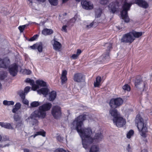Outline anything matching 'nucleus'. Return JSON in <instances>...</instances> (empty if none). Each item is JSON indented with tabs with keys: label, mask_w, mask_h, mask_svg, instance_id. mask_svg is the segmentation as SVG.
Listing matches in <instances>:
<instances>
[{
	"label": "nucleus",
	"mask_w": 152,
	"mask_h": 152,
	"mask_svg": "<svg viewBox=\"0 0 152 152\" xmlns=\"http://www.w3.org/2000/svg\"><path fill=\"white\" fill-rule=\"evenodd\" d=\"M86 115H79L73 122L71 127L75 129L82 140V144L83 148L85 149L87 148L91 144L101 141L103 138V135L101 132L96 133L93 138L91 136L92 132L90 128L83 127V121L86 118Z\"/></svg>",
	"instance_id": "obj_1"
},
{
	"label": "nucleus",
	"mask_w": 152,
	"mask_h": 152,
	"mask_svg": "<svg viewBox=\"0 0 152 152\" xmlns=\"http://www.w3.org/2000/svg\"><path fill=\"white\" fill-rule=\"evenodd\" d=\"M52 106V104L49 102H46L43 104L39 107V110H35L33 112L30 116L26 119L27 122L32 126L38 124V121L36 118L38 117L44 118L46 116V111L49 110Z\"/></svg>",
	"instance_id": "obj_2"
},
{
	"label": "nucleus",
	"mask_w": 152,
	"mask_h": 152,
	"mask_svg": "<svg viewBox=\"0 0 152 152\" xmlns=\"http://www.w3.org/2000/svg\"><path fill=\"white\" fill-rule=\"evenodd\" d=\"M25 81L26 82L28 83L32 86V90L35 91L37 89L39 88V87H45L42 88L37 91L38 93L39 94H42L45 97L48 94L49 91V90L48 88V85L47 83L44 81L38 80L36 81V85L35 84L34 80L31 79L29 78L26 79Z\"/></svg>",
	"instance_id": "obj_3"
},
{
	"label": "nucleus",
	"mask_w": 152,
	"mask_h": 152,
	"mask_svg": "<svg viewBox=\"0 0 152 152\" xmlns=\"http://www.w3.org/2000/svg\"><path fill=\"white\" fill-rule=\"evenodd\" d=\"M135 122L140 134L141 136L145 137L148 131L146 124L144 123L143 119L139 115H137Z\"/></svg>",
	"instance_id": "obj_4"
},
{
	"label": "nucleus",
	"mask_w": 152,
	"mask_h": 152,
	"mask_svg": "<svg viewBox=\"0 0 152 152\" xmlns=\"http://www.w3.org/2000/svg\"><path fill=\"white\" fill-rule=\"evenodd\" d=\"M131 4L129 3L126 2H124L122 7V10L121 12V18L126 22H128L129 19L128 17L127 12L129 10V9L132 6Z\"/></svg>",
	"instance_id": "obj_5"
},
{
	"label": "nucleus",
	"mask_w": 152,
	"mask_h": 152,
	"mask_svg": "<svg viewBox=\"0 0 152 152\" xmlns=\"http://www.w3.org/2000/svg\"><path fill=\"white\" fill-rule=\"evenodd\" d=\"M121 2L118 0H115L110 3L108 6V9L110 12L115 13L119 11L120 10Z\"/></svg>",
	"instance_id": "obj_6"
},
{
	"label": "nucleus",
	"mask_w": 152,
	"mask_h": 152,
	"mask_svg": "<svg viewBox=\"0 0 152 152\" xmlns=\"http://www.w3.org/2000/svg\"><path fill=\"white\" fill-rule=\"evenodd\" d=\"M135 87L140 91H143L145 85V83L143 81L140 76H139L136 78L134 83Z\"/></svg>",
	"instance_id": "obj_7"
},
{
	"label": "nucleus",
	"mask_w": 152,
	"mask_h": 152,
	"mask_svg": "<svg viewBox=\"0 0 152 152\" xmlns=\"http://www.w3.org/2000/svg\"><path fill=\"white\" fill-rule=\"evenodd\" d=\"M123 103V99L118 98L111 99L110 103V105L112 108H115L121 105Z\"/></svg>",
	"instance_id": "obj_8"
},
{
	"label": "nucleus",
	"mask_w": 152,
	"mask_h": 152,
	"mask_svg": "<svg viewBox=\"0 0 152 152\" xmlns=\"http://www.w3.org/2000/svg\"><path fill=\"white\" fill-rule=\"evenodd\" d=\"M76 20V19L75 18H73L70 20H64L63 22V25L61 31L63 32H67L68 27L75 23Z\"/></svg>",
	"instance_id": "obj_9"
},
{
	"label": "nucleus",
	"mask_w": 152,
	"mask_h": 152,
	"mask_svg": "<svg viewBox=\"0 0 152 152\" xmlns=\"http://www.w3.org/2000/svg\"><path fill=\"white\" fill-rule=\"evenodd\" d=\"M133 32H131L124 35L121 39V42L131 43L133 41Z\"/></svg>",
	"instance_id": "obj_10"
},
{
	"label": "nucleus",
	"mask_w": 152,
	"mask_h": 152,
	"mask_svg": "<svg viewBox=\"0 0 152 152\" xmlns=\"http://www.w3.org/2000/svg\"><path fill=\"white\" fill-rule=\"evenodd\" d=\"M51 113L54 118H58L61 115V114L60 107L58 106H54L52 108Z\"/></svg>",
	"instance_id": "obj_11"
},
{
	"label": "nucleus",
	"mask_w": 152,
	"mask_h": 152,
	"mask_svg": "<svg viewBox=\"0 0 152 152\" xmlns=\"http://www.w3.org/2000/svg\"><path fill=\"white\" fill-rule=\"evenodd\" d=\"M113 121L114 123L118 127H122L126 123L125 120L120 115L117 118L113 119Z\"/></svg>",
	"instance_id": "obj_12"
},
{
	"label": "nucleus",
	"mask_w": 152,
	"mask_h": 152,
	"mask_svg": "<svg viewBox=\"0 0 152 152\" xmlns=\"http://www.w3.org/2000/svg\"><path fill=\"white\" fill-rule=\"evenodd\" d=\"M73 80L75 81L77 83H83L85 81L84 77L80 73L75 74L73 76Z\"/></svg>",
	"instance_id": "obj_13"
},
{
	"label": "nucleus",
	"mask_w": 152,
	"mask_h": 152,
	"mask_svg": "<svg viewBox=\"0 0 152 152\" xmlns=\"http://www.w3.org/2000/svg\"><path fill=\"white\" fill-rule=\"evenodd\" d=\"M81 4L82 7L86 10H91L94 7L93 5L91 2L86 0L82 1Z\"/></svg>",
	"instance_id": "obj_14"
},
{
	"label": "nucleus",
	"mask_w": 152,
	"mask_h": 152,
	"mask_svg": "<svg viewBox=\"0 0 152 152\" xmlns=\"http://www.w3.org/2000/svg\"><path fill=\"white\" fill-rule=\"evenodd\" d=\"M9 70L10 74L13 76H14L17 73L18 66L16 64H13L10 66Z\"/></svg>",
	"instance_id": "obj_15"
},
{
	"label": "nucleus",
	"mask_w": 152,
	"mask_h": 152,
	"mask_svg": "<svg viewBox=\"0 0 152 152\" xmlns=\"http://www.w3.org/2000/svg\"><path fill=\"white\" fill-rule=\"evenodd\" d=\"M9 59L7 57L3 59L0 58V67L7 68L10 64Z\"/></svg>",
	"instance_id": "obj_16"
},
{
	"label": "nucleus",
	"mask_w": 152,
	"mask_h": 152,
	"mask_svg": "<svg viewBox=\"0 0 152 152\" xmlns=\"http://www.w3.org/2000/svg\"><path fill=\"white\" fill-rule=\"evenodd\" d=\"M134 3H135L140 7L145 9L147 8L148 6L147 2L144 0H136Z\"/></svg>",
	"instance_id": "obj_17"
},
{
	"label": "nucleus",
	"mask_w": 152,
	"mask_h": 152,
	"mask_svg": "<svg viewBox=\"0 0 152 152\" xmlns=\"http://www.w3.org/2000/svg\"><path fill=\"white\" fill-rule=\"evenodd\" d=\"M53 49L56 51H59L61 50V45L59 42L55 40H53Z\"/></svg>",
	"instance_id": "obj_18"
},
{
	"label": "nucleus",
	"mask_w": 152,
	"mask_h": 152,
	"mask_svg": "<svg viewBox=\"0 0 152 152\" xmlns=\"http://www.w3.org/2000/svg\"><path fill=\"white\" fill-rule=\"evenodd\" d=\"M67 73V71L65 70H63L62 71L61 79L62 84L66 83L67 80L66 76Z\"/></svg>",
	"instance_id": "obj_19"
},
{
	"label": "nucleus",
	"mask_w": 152,
	"mask_h": 152,
	"mask_svg": "<svg viewBox=\"0 0 152 152\" xmlns=\"http://www.w3.org/2000/svg\"><path fill=\"white\" fill-rule=\"evenodd\" d=\"M110 114L113 118V119L117 118L120 115L117 110L115 109H111L109 111Z\"/></svg>",
	"instance_id": "obj_20"
},
{
	"label": "nucleus",
	"mask_w": 152,
	"mask_h": 152,
	"mask_svg": "<svg viewBox=\"0 0 152 152\" xmlns=\"http://www.w3.org/2000/svg\"><path fill=\"white\" fill-rule=\"evenodd\" d=\"M48 96L49 100L50 101H53L56 97V91H53L49 93Z\"/></svg>",
	"instance_id": "obj_21"
},
{
	"label": "nucleus",
	"mask_w": 152,
	"mask_h": 152,
	"mask_svg": "<svg viewBox=\"0 0 152 152\" xmlns=\"http://www.w3.org/2000/svg\"><path fill=\"white\" fill-rule=\"evenodd\" d=\"M0 126L2 127L8 129H13V128L9 123L0 122Z\"/></svg>",
	"instance_id": "obj_22"
},
{
	"label": "nucleus",
	"mask_w": 152,
	"mask_h": 152,
	"mask_svg": "<svg viewBox=\"0 0 152 152\" xmlns=\"http://www.w3.org/2000/svg\"><path fill=\"white\" fill-rule=\"evenodd\" d=\"M30 89V87L29 86H27L25 88L24 90V94L22 91V92H20L19 94L20 96L22 98H24L25 97V94H26L28 92H29Z\"/></svg>",
	"instance_id": "obj_23"
},
{
	"label": "nucleus",
	"mask_w": 152,
	"mask_h": 152,
	"mask_svg": "<svg viewBox=\"0 0 152 152\" xmlns=\"http://www.w3.org/2000/svg\"><path fill=\"white\" fill-rule=\"evenodd\" d=\"M53 33V30L51 29L45 28L43 29L42 31V33L44 35H50Z\"/></svg>",
	"instance_id": "obj_24"
},
{
	"label": "nucleus",
	"mask_w": 152,
	"mask_h": 152,
	"mask_svg": "<svg viewBox=\"0 0 152 152\" xmlns=\"http://www.w3.org/2000/svg\"><path fill=\"white\" fill-rule=\"evenodd\" d=\"M110 57L108 53H107L106 54H104L100 57V59L102 62H106L109 58Z\"/></svg>",
	"instance_id": "obj_25"
},
{
	"label": "nucleus",
	"mask_w": 152,
	"mask_h": 152,
	"mask_svg": "<svg viewBox=\"0 0 152 152\" xmlns=\"http://www.w3.org/2000/svg\"><path fill=\"white\" fill-rule=\"evenodd\" d=\"M45 132L43 130H41L40 131L36 132L34 135H31V137H33L34 138L36 136L38 135H42L43 137L45 136Z\"/></svg>",
	"instance_id": "obj_26"
},
{
	"label": "nucleus",
	"mask_w": 152,
	"mask_h": 152,
	"mask_svg": "<svg viewBox=\"0 0 152 152\" xmlns=\"http://www.w3.org/2000/svg\"><path fill=\"white\" fill-rule=\"evenodd\" d=\"M21 106V104L19 102L16 103L14 107L12 110V112L14 113H16L20 108Z\"/></svg>",
	"instance_id": "obj_27"
},
{
	"label": "nucleus",
	"mask_w": 152,
	"mask_h": 152,
	"mask_svg": "<svg viewBox=\"0 0 152 152\" xmlns=\"http://www.w3.org/2000/svg\"><path fill=\"white\" fill-rule=\"evenodd\" d=\"M99 146L97 145H92L90 148L89 152H99Z\"/></svg>",
	"instance_id": "obj_28"
},
{
	"label": "nucleus",
	"mask_w": 152,
	"mask_h": 152,
	"mask_svg": "<svg viewBox=\"0 0 152 152\" xmlns=\"http://www.w3.org/2000/svg\"><path fill=\"white\" fill-rule=\"evenodd\" d=\"M38 1H40L41 2H44L46 0H37ZM49 2L53 6H56L57 5L58 3V0H48Z\"/></svg>",
	"instance_id": "obj_29"
},
{
	"label": "nucleus",
	"mask_w": 152,
	"mask_h": 152,
	"mask_svg": "<svg viewBox=\"0 0 152 152\" xmlns=\"http://www.w3.org/2000/svg\"><path fill=\"white\" fill-rule=\"evenodd\" d=\"M101 81V77L99 76L97 77L96 78V81L94 82V86L95 87H99L100 85Z\"/></svg>",
	"instance_id": "obj_30"
},
{
	"label": "nucleus",
	"mask_w": 152,
	"mask_h": 152,
	"mask_svg": "<svg viewBox=\"0 0 152 152\" xmlns=\"http://www.w3.org/2000/svg\"><path fill=\"white\" fill-rule=\"evenodd\" d=\"M81 51L80 49H77L76 54H73L71 58L73 59H77L78 56L81 53Z\"/></svg>",
	"instance_id": "obj_31"
},
{
	"label": "nucleus",
	"mask_w": 152,
	"mask_h": 152,
	"mask_svg": "<svg viewBox=\"0 0 152 152\" xmlns=\"http://www.w3.org/2000/svg\"><path fill=\"white\" fill-rule=\"evenodd\" d=\"M3 104L5 106H10L13 105L14 104V102L12 101H8L5 100L3 102Z\"/></svg>",
	"instance_id": "obj_32"
},
{
	"label": "nucleus",
	"mask_w": 152,
	"mask_h": 152,
	"mask_svg": "<svg viewBox=\"0 0 152 152\" xmlns=\"http://www.w3.org/2000/svg\"><path fill=\"white\" fill-rule=\"evenodd\" d=\"M142 34V33L141 32H137L134 31V37L138 38L141 37Z\"/></svg>",
	"instance_id": "obj_33"
},
{
	"label": "nucleus",
	"mask_w": 152,
	"mask_h": 152,
	"mask_svg": "<svg viewBox=\"0 0 152 152\" xmlns=\"http://www.w3.org/2000/svg\"><path fill=\"white\" fill-rule=\"evenodd\" d=\"M41 104V102L39 101H34L31 103L30 105L32 107H36L39 105Z\"/></svg>",
	"instance_id": "obj_34"
},
{
	"label": "nucleus",
	"mask_w": 152,
	"mask_h": 152,
	"mask_svg": "<svg viewBox=\"0 0 152 152\" xmlns=\"http://www.w3.org/2000/svg\"><path fill=\"white\" fill-rule=\"evenodd\" d=\"M28 24H26L23 25L19 26L18 28L20 30V32H23L25 28L28 26Z\"/></svg>",
	"instance_id": "obj_35"
},
{
	"label": "nucleus",
	"mask_w": 152,
	"mask_h": 152,
	"mask_svg": "<svg viewBox=\"0 0 152 152\" xmlns=\"http://www.w3.org/2000/svg\"><path fill=\"white\" fill-rule=\"evenodd\" d=\"M37 48L39 52H41L42 50V43L41 42L37 43Z\"/></svg>",
	"instance_id": "obj_36"
},
{
	"label": "nucleus",
	"mask_w": 152,
	"mask_h": 152,
	"mask_svg": "<svg viewBox=\"0 0 152 152\" xmlns=\"http://www.w3.org/2000/svg\"><path fill=\"white\" fill-rule=\"evenodd\" d=\"M102 12V10L100 9H99L96 10L95 11L96 17L97 18L99 17L100 16Z\"/></svg>",
	"instance_id": "obj_37"
},
{
	"label": "nucleus",
	"mask_w": 152,
	"mask_h": 152,
	"mask_svg": "<svg viewBox=\"0 0 152 152\" xmlns=\"http://www.w3.org/2000/svg\"><path fill=\"white\" fill-rule=\"evenodd\" d=\"M86 28L87 29H89L91 28L94 24V22H90L89 21H87L86 22Z\"/></svg>",
	"instance_id": "obj_38"
},
{
	"label": "nucleus",
	"mask_w": 152,
	"mask_h": 152,
	"mask_svg": "<svg viewBox=\"0 0 152 152\" xmlns=\"http://www.w3.org/2000/svg\"><path fill=\"white\" fill-rule=\"evenodd\" d=\"M122 88L125 91H129L130 90V86L127 84L124 86L122 87Z\"/></svg>",
	"instance_id": "obj_39"
},
{
	"label": "nucleus",
	"mask_w": 152,
	"mask_h": 152,
	"mask_svg": "<svg viewBox=\"0 0 152 152\" xmlns=\"http://www.w3.org/2000/svg\"><path fill=\"white\" fill-rule=\"evenodd\" d=\"M7 75L6 72H1L0 74V80L4 79L6 77Z\"/></svg>",
	"instance_id": "obj_40"
},
{
	"label": "nucleus",
	"mask_w": 152,
	"mask_h": 152,
	"mask_svg": "<svg viewBox=\"0 0 152 152\" xmlns=\"http://www.w3.org/2000/svg\"><path fill=\"white\" fill-rule=\"evenodd\" d=\"M54 152H69L68 151H66L62 148H58L55 149L54 151Z\"/></svg>",
	"instance_id": "obj_41"
},
{
	"label": "nucleus",
	"mask_w": 152,
	"mask_h": 152,
	"mask_svg": "<svg viewBox=\"0 0 152 152\" xmlns=\"http://www.w3.org/2000/svg\"><path fill=\"white\" fill-rule=\"evenodd\" d=\"M133 134V131L130 130L127 134V137L128 138H130Z\"/></svg>",
	"instance_id": "obj_42"
},
{
	"label": "nucleus",
	"mask_w": 152,
	"mask_h": 152,
	"mask_svg": "<svg viewBox=\"0 0 152 152\" xmlns=\"http://www.w3.org/2000/svg\"><path fill=\"white\" fill-rule=\"evenodd\" d=\"M38 37V35L37 34H36L34 35V36H33L29 40L30 41H32L35 40Z\"/></svg>",
	"instance_id": "obj_43"
},
{
	"label": "nucleus",
	"mask_w": 152,
	"mask_h": 152,
	"mask_svg": "<svg viewBox=\"0 0 152 152\" xmlns=\"http://www.w3.org/2000/svg\"><path fill=\"white\" fill-rule=\"evenodd\" d=\"M100 3L102 4H106L108 2V0H99Z\"/></svg>",
	"instance_id": "obj_44"
},
{
	"label": "nucleus",
	"mask_w": 152,
	"mask_h": 152,
	"mask_svg": "<svg viewBox=\"0 0 152 152\" xmlns=\"http://www.w3.org/2000/svg\"><path fill=\"white\" fill-rule=\"evenodd\" d=\"M24 72L27 75H30L31 73V71L29 69H25L24 70Z\"/></svg>",
	"instance_id": "obj_45"
},
{
	"label": "nucleus",
	"mask_w": 152,
	"mask_h": 152,
	"mask_svg": "<svg viewBox=\"0 0 152 152\" xmlns=\"http://www.w3.org/2000/svg\"><path fill=\"white\" fill-rule=\"evenodd\" d=\"M105 46L107 47V50H108L112 48V45L110 43H107Z\"/></svg>",
	"instance_id": "obj_46"
},
{
	"label": "nucleus",
	"mask_w": 152,
	"mask_h": 152,
	"mask_svg": "<svg viewBox=\"0 0 152 152\" xmlns=\"http://www.w3.org/2000/svg\"><path fill=\"white\" fill-rule=\"evenodd\" d=\"M37 43L33 45L32 46H31L30 48L32 49H35L37 48Z\"/></svg>",
	"instance_id": "obj_47"
},
{
	"label": "nucleus",
	"mask_w": 152,
	"mask_h": 152,
	"mask_svg": "<svg viewBox=\"0 0 152 152\" xmlns=\"http://www.w3.org/2000/svg\"><path fill=\"white\" fill-rule=\"evenodd\" d=\"M24 98H23V103L26 104L28 105V101L26 99H24Z\"/></svg>",
	"instance_id": "obj_48"
},
{
	"label": "nucleus",
	"mask_w": 152,
	"mask_h": 152,
	"mask_svg": "<svg viewBox=\"0 0 152 152\" xmlns=\"http://www.w3.org/2000/svg\"><path fill=\"white\" fill-rule=\"evenodd\" d=\"M56 139L60 142H62L63 140V138L60 136H57Z\"/></svg>",
	"instance_id": "obj_49"
},
{
	"label": "nucleus",
	"mask_w": 152,
	"mask_h": 152,
	"mask_svg": "<svg viewBox=\"0 0 152 152\" xmlns=\"http://www.w3.org/2000/svg\"><path fill=\"white\" fill-rule=\"evenodd\" d=\"M3 140L4 141H8L9 140V138L7 136H4L3 137Z\"/></svg>",
	"instance_id": "obj_50"
},
{
	"label": "nucleus",
	"mask_w": 152,
	"mask_h": 152,
	"mask_svg": "<svg viewBox=\"0 0 152 152\" xmlns=\"http://www.w3.org/2000/svg\"><path fill=\"white\" fill-rule=\"evenodd\" d=\"M126 149L129 152L131 151V149L130 145H128Z\"/></svg>",
	"instance_id": "obj_51"
},
{
	"label": "nucleus",
	"mask_w": 152,
	"mask_h": 152,
	"mask_svg": "<svg viewBox=\"0 0 152 152\" xmlns=\"http://www.w3.org/2000/svg\"><path fill=\"white\" fill-rule=\"evenodd\" d=\"M23 151L24 152H31L27 148L24 149Z\"/></svg>",
	"instance_id": "obj_52"
},
{
	"label": "nucleus",
	"mask_w": 152,
	"mask_h": 152,
	"mask_svg": "<svg viewBox=\"0 0 152 152\" xmlns=\"http://www.w3.org/2000/svg\"><path fill=\"white\" fill-rule=\"evenodd\" d=\"M19 119V118L18 117V118H17L16 117V116L14 115V120L15 121H17L18 120V119Z\"/></svg>",
	"instance_id": "obj_53"
},
{
	"label": "nucleus",
	"mask_w": 152,
	"mask_h": 152,
	"mask_svg": "<svg viewBox=\"0 0 152 152\" xmlns=\"http://www.w3.org/2000/svg\"><path fill=\"white\" fill-rule=\"evenodd\" d=\"M141 152H148V151L146 149H143L141 151Z\"/></svg>",
	"instance_id": "obj_54"
},
{
	"label": "nucleus",
	"mask_w": 152,
	"mask_h": 152,
	"mask_svg": "<svg viewBox=\"0 0 152 152\" xmlns=\"http://www.w3.org/2000/svg\"><path fill=\"white\" fill-rule=\"evenodd\" d=\"M37 1H38L39 2H41L40 1H38L37 0H36ZM30 2V3H31L32 2V1L31 0H28Z\"/></svg>",
	"instance_id": "obj_55"
},
{
	"label": "nucleus",
	"mask_w": 152,
	"mask_h": 152,
	"mask_svg": "<svg viewBox=\"0 0 152 152\" xmlns=\"http://www.w3.org/2000/svg\"><path fill=\"white\" fill-rule=\"evenodd\" d=\"M63 3H64L67 1L69 0H62Z\"/></svg>",
	"instance_id": "obj_56"
},
{
	"label": "nucleus",
	"mask_w": 152,
	"mask_h": 152,
	"mask_svg": "<svg viewBox=\"0 0 152 152\" xmlns=\"http://www.w3.org/2000/svg\"><path fill=\"white\" fill-rule=\"evenodd\" d=\"M1 139H2V137H1V135L0 134V141H1Z\"/></svg>",
	"instance_id": "obj_57"
},
{
	"label": "nucleus",
	"mask_w": 152,
	"mask_h": 152,
	"mask_svg": "<svg viewBox=\"0 0 152 152\" xmlns=\"http://www.w3.org/2000/svg\"><path fill=\"white\" fill-rule=\"evenodd\" d=\"M81 0H75V1H80Z\"/></svg>",
	"instance_id": "obj_58"
},
{
	"label": "nucleus",
	"mask_w": 152,
	"mask_h": 152,
	"mask_svg": "<svg viewBox=\"0 0 152 152\" xmlns=\"http://www.w3.org/2000/svg\"><path fill=\"white\" fill-rule=\"evenodd\" d=\"M10 145L9 144H8V145H5L4 146L5 147H6V146H8Z\"/></svg>",
	"instance_id": "obj_59"
},
{
	"label": "nucleus",
	"mask_w": 152,
	"mask_h": 152,
	"mask_svg": "<svg viewBox=\"0 0 152 152\" xmlns=\"http://www.w3.org/2000/svg\"><path fill=\"white\" fill-rule=\"evenodd\" d=\"M1 83H0V88H1Z\"/></svg>",
	"instance_id": "obj_60"
}]
</instances>
